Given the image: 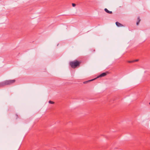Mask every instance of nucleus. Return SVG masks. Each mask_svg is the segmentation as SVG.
Wrapping results in <instances>:
<instances>
[{"instance_id":"obj_1","label":"nucleus","mask_w":150,"mask_h":150,"mask_svg":"<svg viewBox=\"0 0 150 150\" xmlns=\"http://www.w3.org/2000/svg\"><path fill=\"white\" fill-rule=\"evenodd\" d=\"M80 63V62L77 60H75L74 61L70 62V65L71 67L73 68H76L77 66H79Z\"/></svg>"},{"instance_id":"obj_2","label":"nucleus","mask_w":150,"mask_h":150,"mask_svg":"<svg viewBox=\"0 0 150 150\" xmlns=\"http://www.w3.org/2000/svg\"><path fill=\"white\" fill-rule=\"evenodd\" d=\"M16 81L15 79L7 80L4 81L3 82L4 86L6 85H9L12 84Z\"/></svg>"},{"instance_id":"obj_3","label":"nucleus","mask_w":150,"mask_h":150,"mask_svg":"<svg viewBox=\"0 0 150 150\" xmlns=\"http://www.w3.org/2000/svg\"><path fill=\"white\" fill-rule=\"evenodd\" d=\"M115 23H116V25L118 27H122L123 26V25L122 24H121V23H119L118 22H116Z\"/></svg>"},{"instance_id":"obj_4","label":"nucleus","mask_w":150,"mask_h":150,"mask_svg":"<svg viewBox=\"0 0 150 150\" xmlns=\"http://www.w3.org/2000/svg\"><path fill=\"white\" fill-rule=\"evenodd\" d=\"M106 75V73L104 72L100 74L98 77H102L105 76Z\"/></svg>"},{"instance_id":"obj_5","label":"nucleus","mask_w":150,"mask_h":150,"mask_svg":"<svg viewBox=\"0 0 150 150\" xmlns=\"http://www.w3.org/2000/svg\"><path fill=\"white\" fill-rule=\"evenodd\" d=\"M104 10L106 12H107V13H110V14H112V11H109V10H108V9L106 8H105L104 9Z\"/></svg>"},{"instance_id":"obj_6","label":"nucleus","mask_w":150,"mask_h":150,"mask_svg":"<svg viewBox=\"0 0 150 150\" xmlns=\"http://www.w3.org/2000/svg\"><path fill=\"white\" fill-rule=\"evenodd\" d=\"M137 20H138V21H137V25H138L139 24V22H140V18L139 17H138V18H137Z\"/></svg>"},{"instance_id":"obj_7","label":"nucleus","mask_w":150,"mask_h":150,"mask_svg":"<svg viewBox=\"0 0 150 150\" xmlns=\"http://www.w3.org/2000/svg\"><path fill=\"white\" fill-rule=\"evenodd\" d=\"M4 86L3 82L0 83V87Z\"/></svg>"},{"instance_id":"obj_8","label":"nucleus","mask_w":150,"mask_h":150,"mask_svg":"<svg viewBox=\"0 0 150 150\" xmlns=\"http://www.w3.org/2000/svg\"><path fill=\"white\" fill-rule=\"evenodd\" d=\"M49 103H50V104H53L54 103V102H53V101H51L50 100L49 102Z\"/></svg>"},{"instance_id":"obj_9","label":"nucleus","mask_w":150,"mask_h":150,"mask_svg":"<svg viewBox=\"0 0 150 150\" xmlns=\"http://www.w3.org/2000/svg\"><path fill=\"white\" fill-rule=\"evenodd\" d=\"M138 60H138V59H136V60H132V62H137V61H138Z\"/></svg>"},{"instance_id":"obj_10","label":"nucleus","mask_w":150,"mask_h":150,"mask_svg":"<svg viewBox=\"0 0 150 150\" xmlns=\"http://www.w3.org/2000/svg\"><path fill=\"white\" fill-rule=\"evenodd\" d=\"M72 6L73 7H75L76 6V4H75L73 3L72 4Z\"/></svg>"},{"instance_id":"obj_11","label":"nucleus","mask_w":150,"mask_h":150,"mask_svg":"<svg viewBox=\"0 0 150 150\" xmlns=\"http://www.w3.org/2000/svg\"><path fill=\"white\" fill-rule=\"evenodd\" d=\"M15 116L16 119H17L18 118V115L17 114H16L15 115Z\"/></svg>"},{"instance_id":"obj_12","label":"nucleus","mask_w":150,"mask_h":150,"mask_svg":"<svg viewBox=\"0 0 150 150\" xmlns=\"http://www.w3.org/2000/svg\"><path fill=\"white\" fill-rule=\"evenodd\" d=\"M128 62L129 63H132V62H132V61H129Z\"/></svg>"},{"instance_id":"obj_13","label":"nucleus","mask_w":150,"mask_h":150,"mask_svg":"<svg viewBox=\"0 0 150 150\" xmlns=\"http://www.w3.org/2000/svg\"><path fill=\"white\" fill-rule=\"evenodd\" d=\"M94 79H92V80H91V81H93V80Z\"/></svg>"},{"instance_id":"obj_14","label":"nucleus","mask_w":150,"mask_h":150,"mask_svg":"<svg viewBox=\"0 0 150 150\" xmlns=\"http://www.w3.org/2000/svg\"><path fill=\"white\" fill-rule=\"evenodd\" d=\"M149 104L150 105V102L149 103Z\"/></svg>"}]
</instances>
